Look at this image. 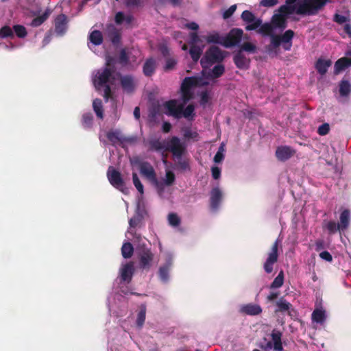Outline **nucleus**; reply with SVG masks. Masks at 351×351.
Masks as SVG:
<instances>
[{"label":"nucleus","mask_w":351,"mask_h":351,"mask_svg":"<svg viewBox=\"0 0 351 351\" xmlns=\"http://www.w3.org/2000/svg\"><path fill=\"white\" fill-rule=\"evenodd\" d=\"M223 72L224 66L219 64L210 71L204 69L201 76L186 77L181 85V95L179 99L165 101L162 98L152 99L149 97L152 104L150 110H194V106L192 105H189L186 108L184 106L193 97L196 90L208 85L210 81L221 76Z\"/></svg>","instance_id":"obj_1"},{"label":"nucleus","mask_w":351,"mask_h":351,"mask_svg":"<svg viewBox=\"0 0 351 351\" xmlns=\"http://www.w3.org/2000/svg\"><path fill=\"white\" fill-rule=\"evenodd\" d=\"M297 0H286V3L281 5L272 16L271 23H266L258 29V34L270 37L271 43L267 47L269 55H277V49L281 45L285 51H289L292 47L293 31L287 30L282 36L274 34L276 29L282 31L287 27L285 16L296 12Z\"/></svg>","instance_id":"obj_2"},{"label":"nucleus","mask_w":351,"mask_h":351,"mask_svg":"<svg viewBox=\"0 0 351 351\" xmlns=\"http://www.w3.org/2000/svg\"><path fill=\"white\" fill-rule=\"evenodd\" d=\"M120 77L119 73L111 66L110 59H106V65L92 73V81L94 86L98 90L104 92L106 101L112 98L111 86H114Z\"/></svg>","instance_id":"obj_3"},{"label":"nucleus","mask_w":351,"mask_h":351,"mask_svg":"<svg viewBox=\"0 0 351 351\" xmlns=\"http://www.w3.org/2000/svg\"><path fill=\"white\" fill-rule=\"evenodd\" d=\"M243 33V30L239 28H234L224 35L217 31H210L207 33L204 39L209 44H218L226 48H230L241 43Z\"/></svg>","instance_id":"obj_4"},{"label":"nucleus","mask_w":351,"mask_h":351,"mask_svg":"<svg viewBox=\"0 0 351 351\" xmlns=\"http://www.w3.org/2000/svg\"><path fill=\"white\" fill-rule=\"evenodd\" d=\"M149 149L154 151H169L176 158H180L185 152V146L177 136H173L169 141L154 139L149 141Z\"/></svg>","instance_id":"obj_5"},{"label":"nucleus","mask_w":351,"mask_h":351,"mask_svg":"<svg viewBox=\"0 0 351 351\" xmlns=\"http://www.w3.org/2000/svg\"><path fill=\"white\" fill-rule=\"evenodd\" d=\"M329 0H303L296 3V13L314 15L321 10Z\"/></svg>","instance_id":"obj_6"},{"label":"nucleus","mask_w":351,"mask_h":351,"mask_svg":"<svg viewBox=\"0 0 351 351\" xmlns=\"http://www.w3.org/2000/svg\"><path fill=\"white\" fill-rule=\"evenodd\" d=\"M282 336L281 331L274 329L271 333V341H269L266 337H264L258 343V346L263 351H271L272 349L274 351H283Z\"/></svg>","instance_id":"obj_7"},{"label":"nucleus","mask_w":351,"mask_h":351,"mask_svg":"<svg viewBox=\"0 0 351 351\" xmlns=\"http://www.w3.org/2000/svg\"><path fill=\"white\" fill-rule=\"evenodd\" d=\"M131 163L138 165L141 174L159 187L160 183L156 178L155 170L149 162L141 161L138 157H134L131 160Z\"/></svg>","instance_id":"obj_8"},{"label":"nucleus","mask_w":351,"mask_h":351,"mask_svg":"<svg viewBox=\"0 0 351 351\" xmlns=\"http://www.w3.org/2000/svg\"><path fill=\"white\" fill-rule=\"evenodd\" d=\"M189 43L191 46L189 53L193 60L197 62L204 49L203 39L196 32H191L189 34Z\"/></svg>","instance_id":"obj_9"},{"label":"nucleus","mask_w":351,"mask_h":351,"mask_svg":"<svg viewBox=\"0 0 351 351\" xmlns=\"http://www.w3.org/2000/svg\"><path fill=\"white\" fill-rule=\"evenodd\" d=\"M223 58L224 56L221 50L219 47L213 46L206 51L200 63L204 69H207L213 64L222 61Z\"/></svg>","instance_id":"obj_10"},{"label":"nucleus","mask_w":351,"mask_h":351,"mask_svg":"<svg viewBox=\"0 0 351 351\" xmlns=\"http://www.w3.org/2000/svg\"><path fill=\"white\" fill-rule=\"evenodd\" d=\"M107 177L110 183L116 189L123 193H127L128 189L125 187L124 180L121 173L110 166L107 171Z\"/></svg>","instance_id":"obj_11"},{"label":"nucleus","mask_w":351,"mask_h":351,"mask_svg":"<svg viewBox=\"0 0 351 351\" xmlns=\"http://www.w3.org/2000/svg\"><path fill=\"white\" fill-rule=\"evenodd\" d=\"M279 243L276 241L272 245L271 251L268 254V257L264 263V270L267 274H271L274 269V265L278 261V250Z\"/></svg>","instance_id":"obj_12"},{"label":"nucleus","mask_w":351,"mask_h":351,"mask_svg":"<svg viewBox=\"0 0 351 351\" xmlns=\"http://www.w3.org/2000/svg\"><path fill=\"white\" fill-rule=\"evenodd\" d=\"M154 259V254L151 250L143 247L139 252V265L143 269H149Z\"/></svg>","instance_id":"obj_13"},{"label":"nucleus","mask_w":351,"mask_h":351,"mask_svg":"<svg viewBox=\"0 0 351 351\" xmlns=\"http://www.w3.org/2000/svg\"><path fill=\"white\" fill-rule=\"evenodd\" d=\"M295 153V151L287 145H282L277 147L276 150V157L280 161L284 162L291 158Z\"/></svg>","instance_id":"obj_14"},{"label":"nucleus","mask_w":351,"mask_h":351,"mask_svg":"<svg viewBox=\"0 0 351 351\" xmlns=\"http://www.w3.org/2000/svg\"><path fill=\"white\" fill-rule=\"evenodd\" d=\"M67 17L65 14L58 15L55 19V32L58 36H62L67 29Z\"/></svg>","instance_id":"obj_15"},{"label":"nucleus","mask_w":351,"mask_h":351,"mask_svg":"<svg viewBox=\"0 0 351 351\" xmlns=\"http://www.w3.org/2000/svg\"><path fill=\"white\" fill-rule=\"evenodd\" d=\"M134 273V263L130 261L121 267L120 269L121 279L123 282H130Z\"/></svg>","instance_id":"obj_16"},{"label":"nucleus","mask_w":351,"mask_h":351,"mask_svg":"<svg viewBox=\"0 0 351 351\" xmlns=\"http://www.w3.org/2000/svg\"><path fill=\"white\" fill-rule=\"evenodd\" d=\"M134 21V16L130 13L118 12L115 14L114 21L117 25H121L130 27Z\"/></svg>","instance_id":"obj_17"},{"label":"nucleus","mask_w":351,"mask_h":351,"mask_svg":"<svg viewBox=\"0 0 351 351\" xmlns=\"http://www.w3.org/2000/svg\"><path fill=\"white\" fill-rule=\"evenodd\" d=\"M106 137L112 143V144L114 145L115 143L120 142H132V138H128L123 136L121 134L120 132L116 131H109L106 134Z\"/></svg>","instance_id":"obj_18"},{"label":"nucleus","mask_w":351,"mask_h":351,"mask_svg":"<svg viewBox=\"0 0 351 351\" xmlns=\"http://www.w3.org/2000/svg\"><path fill=\"white\" fill-rule=\"evenodd\" d=\"M351 66V58L343 57L336 61L334 66V73L339 74Z\"/></svg>","instance_id":"obj_19"},{"label":"nucleus","mask_w":351,"mask_h":351,"mask_svg":"<svg viewBox=\"0 0 351 351\" xmlns=\"http://www.w3.org/2000/svg\"><path fill=\"white\" fill-rule=\"evenodd\" d=\"M222 199V193L217 187L214 188L210 191V204L213 210L218 208Z\"/></svg>","instance_id":"obj_20"},{"label":"nucleus","mask_w":351,"mask_h":351,"mask_svg":"<svg viewBox=\"0 0 351 351\" xmlns=\"http://www.w3.org/2000/svg\"><path fill=\"white\" fill-rule=\"evenodd\" d=\"M172 266V261L169 259L166 263L160 266L158 269V276L161 281L167 282L169 278V271Z\"/></svg>","instance_id":"obj_21"},{"label":"nucleus","mask_w":351,"mask_h":351,"mask_svg":"<svg viewBox=\"0 0 351 351\" xmlns=\"http://www.w3.org/2000/svg\"><path fill=\"white\" fill-rule=\"evenodd\" d=\"M234 62L236 66L241 69H246L250 64V59L247 58L241 51H239L234 56Z\"/></svg>","instance_id":"obj_22"},{"label":"nucleus","mask_w":351,"mask_h":351,"mask_svg":"<svg viewBox=\"0 0 351 351\" xmlns=\"http://www.w3.org/2000/svg\"><path fill=\"white\" fill-rule=\"evenodd\" d=\"M241 312L249 315H258L262 313V308L256 304H247L241 306Z\"/></svg>","instance_id":"obj_23"},{"label":"nucleus","mask_w":351,"mask_h":351,"mask_svg":"<svg viewBox=\"0 0 351 351\" xmlns=\"http://www.w3.org/2000/svg\"><path fill=\"white\" fill-rule=\"evenodd\" d=\"M121 84L123 89L128 92L130 93L134 90L136 82L134 77L131 75H124L121 78Z\"/></svg>","instance_id":"obj_24"},{"label":"nucleus","mask_w":351,"mask_h":351,"mask_svg":"<svg viewBox=\"0 0 351 351\" xmlns=\"http://www.w3.org/2000/svg\"><path fill=\"white\" fill-rule=\"evenodd\" d=\"M331 65L332 61L330 60L319 58L315 63V69L321 75H324Z\"/></svg>","instance_id":"obj_25"},{"label":"nucleus","mask_w":351,"mask_h":351,"mask_svg":"<svg viewBox=\"0 0 351 351\" xmlns=\"http://www.w3.org/2000/svg\"><path fill=\"white\" fill-rule=\"evenodd\" d=\"M350 212L348 209L343 210L340 214L339 223L340 232L346 230L350 224Z\"/></svg>","instance_id":"obj_26"},{"label":"nucleus","mask_w":351,"mask_h":351,"mask_svg":"<svg viewBox=\"0 0 351 351\" xmlns=\"http://www.w3.org/2000/svg\"><path fill=\"white\" fill-rule=\"evenodd\" d=\"M108 36L114 45H118L120 42L121 35L114 25H108L106 28Z\"/></svg>","instance_id":"obj_27"},{"label":"nucleus","mask_w":351,"mask_h":351,"mask_svg":"<svg viewBox=\"0 0 351 351\" xmlns=\"http://www.w3.org/2000/svg\"><path fill=\"white\" fill-rule=\"evenodd\" d=\"M168 116H172L176 119L184 117L189 120L192 119L195 115V111H163Z\"/></svg>","instance_id":"obj_28"},{"label":"nucleus","mask_w":351,"mask_h":351,"mask_svg":"<svg viewBox=\"0 0 351 351\" xmlns=\"http://www.w3.org/2000/svg\"><path fill=\"white\" fill-rule=\"evenodd\" d=\"M339 92L341 97H348L351 93V82L342 80L339 84Z\"/></svg>","instance_id":"obj_29"},{"label":"nucleus","mask_w":351,"mask_h":351,"mask_svg":"<svg viewBox=\"0 0 351 351\" xmlns=\"http://www.w3.org/2000/svg\"><path fill=\"white\" fill-rule=\"evenodd\" d=\"M89 40L91 45H89V48L93 50L92 46L100 45L103 42V36L101 32L98 30L93 31L89 35Z\"/></svg>","instance_id":"obj_30"},{"label":"nucleus","mask_w":351,"mask_h":351,"mask_svg":"<svg viewBox=\"0 0 351 351\" xmlns=\"http://www.w3.org/2000/svg\"><path fill=\"white\" fill-rule=\"evenodd\" d=\"M50 14L51 10L49 9H47L44 12V13H43L40 16H38L34 19L32 21L29 23V25L34 27L40 26L48 19Z\"/></svg>","instance_id":"obj_31"},{"label":"nucleus","mask_w":351,"mask_h":351,"mask_svg":"<svg viewBox=\"0 0 351 351\" xmlns=\"http://www.w3.org/2000/svg\"><path fill=\"white\" fill-rule=\"evenodd\" d=\"M156 69V61L154 58H149L143 66V73L147 76L152 75Z\"/></svg>","instance_id":"obj_32"},{"label":"nucleus","mask_w":351,"mask_h":351,"mask_svg":"<svg viewBox=\"0 0 351 351\" xmlns=\"http://www.w3.org/2000/svg\"><path fill=\"white\" fill-rule=\"evenodd\" d=\"M277 308L276 312L284 313L286 311H289V308L292 306L291 304L285 300L283 298H281L276 302Z\"/></svg>","instance_id":"obj_33"},{"label":"nucleus","mask_w":351,"mask_h":351,"mask_svg":"<svg viewBox=\"0 0 351 351\" xmlns=\"http://www.w3.org/2000/svg\"><path fill=\"white\" fill-rule=\"evenodd\" d=\"M134 253V247L130 242H125L121 247V254L124 258H130Z\"/></svg>","instance_id":"obj_34"},{"label":"nucleus","mask_w":351,"mask_h":351,"mask_svg":"<svg viewBox=\"0 0 351 351\" xmlns=\"http://www.w3.org/2000/svg\"><path fill=\"white\" fill-rule=\"evenodd\" d=\"M312 320L322 324L326 320L325 311L322 309H315L312 313Z\"/></svg>","instance_id":"obj_35"},{"label":"nucleus","mask_w":351,"mask_h":351,"mask_svg":"<svg viewBox=\"0 0 351 351\" xmlns=\"http://www.w3.org/2000/svg\"><path fill=\"white\" fill-rule=\"evenodd\" d=\"M146 316V306L145 305H142L141 306V309L137 315L136 319V326L141 328L145 323Z\"/></svg>","instance_id":"obj_36"},{"label":"nucleus","mask_w":351,"mask_h":351,"mask_svg":"<svg viewBox=\"0 0 351 351\" xmlns=\"http://www.w3.org/2000/svg\"><path fill=\"white\" fill-rule=\"evenodd\" d=\"M247 25L245 27V29L247 31H252L257 29L258 32V29L264 25L262 24V20L258 18H255L253 21L250 23H247Z\"/></svg>","instance_id":"obj_37"},{"label":"nucleus","mask_w":351,"mask_h":351,"mask_svg":"<svg viewBox=\"0 0 351 351\" xmlns=\"http://www.w3.org/2000/svg\"><path fill=\"white\" fill-rule=\"evenodd\" d=\"M284 282V273L280 271L278 275L274 278L270 285V289H278L281 287Z\"/></svg>","instance_id":"obj_38"},{"label":"nucleus","mask_w":351,"mask_h":351,"mask_svg":"<svg viewBox=\"0 0 351 351\" xmlns=\"http://www.w3.org/2000/svg\"><path fill=\"white\" fill-rule=\"evenodd\" d=\"M13 31L15 32L17 37H19L20 38H25L27 34L26 28L23 25H14Z\"/></svg>","instance_id":"obj_39"},{"label":"nucleus","mask_w":351,"mask_h":351,"mask_svg":"<svg viewBox=\"0 0 351 351\" xmlns=\"http://www.w3.org/2000/svg\"><path fill=\"white\" fill-rule=\"evenodd\" d=\"M326 228L330 234H335L337 231L340 232V227L339 224L334 221H328Z\"/></svg>","instance_id":"obj_40"},{"label":"nucleus","mask_w":351,"mask_h":351,"mask_svg":"<svg viewBox=\"0 0 351 351\" xmlns=\"http://www.w3.org/2000/svg\"><path fill=\"white\" fill-rule=\"evenodd\" d=\"M210 93L208 91L202 90L200 93V104L202 108H205L210 101Z\"/></svg>","instance_id":"obj_41"},{"label":"nucleus","mask_w":351,"mask_h":351,"mask_svg":"<svg viewBox=\"0 0 351 351\" xmlns=\"http://www.w3.org/2000/svg\"><path fill=\"white\" fill-rule=\"evenodd\" d=\"M13 29L9 26H4L0 29V38H5L8 37H13Z\"/></svg>","instance_id":"obj_42"},{"label":"nucleus","mask_w":351,"mask_h":351,"mask_svg":"<svg viewBox=\"0 0 351 351\" xmlns=\"http://www.w3.org/2000/svg\"><path fill=\"white\" fill-rule=\"evenodd\" d=\"M132 180H133L134 185L135 186V187L136 188L138 191L141 194H143L144 193L143 185L142 184L141 180H139L137 174L136 173H132Z\"/></svg>","instance_id":"obj_43"},{"label":"nucleus","mask_w":351,"mask_h":351,"mask_svg":"<svg viewBox=\"0 0 351 351\" xmlns=\"http://www.w3.org/2000/svg\"><path fill=\"white\" fill-rule=\"evenodd\" d=\"M93 120V116L91 113H85L82 118V124L84 128H90L92 125Z\"/></svg>","instance_id":"obj_44"},{"label":"nucleus","mask_w":351,"mask_h":351,"mask_svg":"<svg viewBox=\"0 0 351 351\" xmlns=\"http://www.w3.org/2000/svg\"><path fill=\"white\" fill-rule=\"evenodd\" d=\"M330 128L328 123H324L317 128V132L320 136H326L330 132Z\"/></svg>","instance_id":"obj_45"},{"label":"nucleus","mask_w":351,"mask_h":351,"mask_svg":"<svg viewBox=\"0 0 351 351\" xmlns=\"http://www.w3.org/2000/svg\"><path fill=\"white\" fill-rule=\"evenodd\" d=\"M256 18L253 13L248 10H245L241 14L242 20L246 23H250Z\"/></svg>","instance_id":"obj_46"},{"label":"nucleus","mask_w":351,"mask_h":351,"mask_svg":"<svg viewBox=\"0 0 351 351\" xmlns=\"http://www.w3.org/2000/svg\"><path fill=\"white\" fill-rule=\"evenodd\" d=\"M180 26L182 28H187L191 30L197 31L199 29V25L195 22H188V21H184L182 22Z\"/></svg>","instance_id":"obj_47"},{"label":"nucleus","mask_w":351,"mask_h":351,"mask_svg":"<svg viewBox=\"0 0 351 351\" xmlns=\"http://www.w3.org/2000/svg\"><path fill=\"white\" fill-rule=\"evenodd\" d=\"M333 21L340 25L343 23L346 24V23L350 22V19L348 16H343L339 14H335Z\"/></svg>","instance_id":"obj_48"},{"label":"nucleus","mask_w":351,"mask_h":351,"mask_svg":"<svg viewBox=\"0 0 351 351\" xmlns=\"http://www.w3.org/2000/svg\"><path fill=\"white\" fill-rule=\"evenodd\" d=\"M168 221L170 225L178 226L180 223V219L176 213H170L168 216Z\"/></svg>","instance_id":"obj_49"},{"label":"nucleus","mask_w":351,"mask_h":351,"mask_svg":"<svg viewBox=\"0 0 351 351\" xmlns=\"http://www.w3.org/2000/svg\"><path fill=\"white\" fill-rule=\"evenodd\" d=\"M237 9V5H231L228 9L224 10L222 13L223 18L224 19H229L236 11Z\"/></svg>","instance_id":"obj_50"},{"label":"nucleus","mask_w":351,"mask_h":351,"mask_svg":"<svg viewBox=\"0 0 351 351\" xmlns=\"http://www.w3.org/2000/svg\"><path fill=\"white\" fill-rule=\"evenodd\" d=\"M177 61L173 58H167L164 66L165 71L172 70L176 65Z\"/></svg>","instance_id":"obj_51"},{"label":"nucleus","mask_w":351,"mask_h":351,"mask_svg":"<svg viewBox=\"0 0 351 351\" xmlns=\"http://www.w3.org/2000/svg\"><path fill=\"white\" fill-rule=\"evenodd\" d=\"M175 181V174L171 171H167L166 179L165 180V184L167 186H171Z\"/></svg>","instance_id":"obj_52"},{"label":"nucleus","mask_w":351,"mask_h":351,"mask_svg":"<svg viewBox=\"0 0 351 351\" xmlns=\"http://www.w3.org/2000/svg\"><path fill=\"white\" fill-rule=\"evenodd\" d=\"M256 46L251 43H244L241 46V50L253 53L256 51Z\"/></svg>","instance_id":"obj_53"},{"label":"nucleus","mask_w":351,"mask_h":351,"mask_svg":"<svg viewBox=\"0 0 351 351\" xmlns=\"http://www.w3.org/2000/svg\"><path fill=\"white\" fill-rule=\"evenodd\" d=\"M125 4L128 8L138 7L143 5V0H125Z\"/></svg>","instance_id":"obj_54"},{"label":"nucleus","mask_w":351,"mask_h":351,"mask_svg":"<svg viewBox=\"0 0 351 351\" xmlns=\"http://www.w3.org/2000/svg\"><path fill=\"white\" fill-rule=\"evenodd\" d=\"M278 3V0H261L260 5L263 7H273Z\"/></svg>","instance_id":"obj_55"},{"label":"nucleus","mask_w":351,"mask_h":351,"mask_svg":"<svg viewBox=\"0 0 351 351\" xmlns=\"http://www.w3.org/2000/svg\"><path fill=\"white\" fill-rule=\"evenodd\" d=\"M177 159L178 160L177 165L180 169L183 171L189 169V164L188 161L182 160V157L180 158Z\"/></svg>","instance_id":"obj_56"},{"label":"nucleus","mask_w":351,"mask_h":351,"mask_svg":"<svg viewBox=\"0 0 351 351\" xmlns=\"http://www.w3.org/2000/svg\"><path fill=\"white\" fill-rule=\"evenodd\" d=\"M319 256L321 258H322L323 260H325L328 262H331L332 261V256L330 254V252H328V251L322 252L319 254Z\"/></svg>","instance_id":"obj_57"},{"label":"nucleus","mask_w":351,"mask_h":351,"mask_svg":"<svg viewBox=\"0 0 351 351\" xmlns=\"http://www.w3.org/2000/svg\"><path fill=\"white\" fill-rule=\"evenodd\" d=\"M212 176L215 180H217L221 176V169L217 167H213L211 169Z\"/></svg>","instance_id":"obj_58"},{"label":"nucleus","mask_w":351,"mask_h":351,"mask_svg":"<svg viewBox=\"0 0 351 351\" xmlns=\"http://www.w3.org/2000/svg\"><path fill=\"white\" fill-rule=\"evenodd\" d=\"M119 61L123 64H125L128 62V55L125 49L121 51Z\"/></svg>","instance_id":"obj_59"},{"label":"nucleus","mask_w":351,"mask_h":351,"mask_svg":"<svg viewBox=\"0 0 351 351\" xmlns=\"http://www.w3.org/2000/svg\"><path fill=\"white\" fill-rule=\"evenodd\" d=\"M93 110H101L102 101L99 99H95L93 101Z\"/></svg>","instance_id":"obj_60"},{"label":"nucleus","mask_w":351,"mask_h":351,"mask_svg":"<svg viewBox=\"0 0 351 351\" xmlns=\"http://www.w3.org/2000/svg\"><path fill=\"white\" fill-rule=\"evenodd\" d=\"M0 47L3 48L5 50L8 51H12L15 49L17 46L14 45L13 43H10L9 45L5 44V43H0Z\"/></svg>","instance_id":"obj_61"},{"label":"nucleus","mask_w":351,"mask_h":351,"mask_svg":"<svg viewBox=\"0 0 351 351\" xmlns=\"http://www.w3.org/2000/svg\"><path fill=\"white\" fill-rule=\"evenodd\" d=\"M140 223V219L138 217H132L129 221V224L131 228L136 227Z\"/></svg>","instance_id":"obj_62"},{"label":"nucleus","mask_w":351,"mask_h":351,"mask_svg":"<svg viewBox=\"0 0 351 351\" xmlns=\"http://www.w3.org/2000/svg\"><path fill=\"white\" fill-rule=\"evenodd\" d=\"M223 154L219 150L214 156V161L216 163H219L223 159Z\"/></svg>","instance_id":"obj_63"},{"label":"nucleus","mask_w":351,"mask_h":351,"mask_svg":"<svg viewBox=\"0 0 351 351\" xmlns=\"http://www.w3.org/2000/svg\"><path fill=\"white\" fill-rule=\"evenodd\" d=\"M171 129V125L169 122H164L162 126V130L164 133H168Z\"/></svg>","instance_id":"obj_64"}]
</instances>
